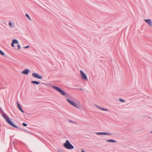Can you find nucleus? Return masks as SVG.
<instances>
[{
  "label": "nucleus",
  "mask_w": 152,
  "mask_h": 152,
  "mask_svg": "<svg viewBox=\"0 0 152 152\" xmlns=\"http://www.w3.org/2000/svg\"><path fill=\"white\" fill-rule=\"evenodd\" d=\"M101 110H104V111H108V110L107 109L103 108L102 107L101 108Z\"/></svg>",
  "instance_id": "nucleus-15"
},
{
  "label": "nucleus",
  "mask_w": 152,
  "mask_h": 152,
  "mask_svg": "<svg viewBox=\"0 0 152 152\" xmlns=\"http://www.w3.org/2000/svg\"><path fill=\"white\" fill-rule=\"evenodd\" d=\"M23 131L25 132H26V133H27L28 132V130H26V129H24L23 130Z\"/></svg>",
  "instance_id": "nucleus-22"
},
{
  "label": "nucleus",
  "mask_w": 152,
  "mask_h": 152,
  "mask_svg": "<svg viewBox=\"0 0 152 152\" xmlns=\"http://www.w3.org/2000/svg\"><path fill=\"white\" fill-rule=\"evenodd\" d=\"M53 88L58 91V92L60 93L61 95L64 96H66V97H67V96H66V93L63 91L62 89L60 88H59L56 86H53Z\"/></svg>",
  "instance_id": "nucleus-2"
},
{
  "label": "nucleus",
  "mask_w": 152,
  "mask_h": 152,
  "mask_svg": "<svg viewBox=\"0 0 152 152\" xmlns=\"http://www.w3.org/2000/svg\"><path fill=\"white\" fill-rule=\"evenodd\" d=\"M29 20H30V18L29 17Z\"/></svg>",
  "instance_id": "nucleus-29"
},
{
  "label": "nucleus",
  "mask_w": 152,
  "mask_h": 152,
  "mask_svg": "<svg viewBox=\"0 0 152 152\" xmlns=\"http://www.w3.org/2000/svg\"><path fill=\"white\" fill-rule=\"evenodd\" d=\"M69 122H70V123H76V122H73V121H72V120H69Z\"/></svg>",
  "instance_id": "nucleus-18"
},
{
  "label": "nucleus",
  "mask_w": 152,
  "mask_h": 152,
  "mask_svg": "<svg viewBox=\"0 0 152 152\" xmlns=\"http://www.w3.org/2000/svg\"><path fill=\"white\" fill-rule=\"evenodd\" d=\"M80 72L82 79L85 80H88L86 75L83 72L82 70H80Z\"/></svg>",
  "instance_id": "nucleus-5"
},
{
  "label": "nucleus",
  "mask_w": 152,
  "mask_h": 152,
  "mask_svg": "<svg viewBox=\"0 0 152 152\" xmlns=\"http://www.w3.org/2000/svg\"><path fill=\"white\" fill-rule=\"evenodd\" d=\"M31 83L33 84L38 85L40 83V82L36 81H31Z\"/></svg>",
  "instance_id": "nucleus-12"
},
{
  "label": "nucleus",
  "mask_w": 152,
  "mask_h": 152,
  "mask_svg": "<svg viewBox=\"0 0 152 152\" xmlns=\"http://www.w3.org/2000/svg\"><path fill=\"white\" fill-rule=\"evenodd\" d=\"M3 116L6 119L7 122L9 124H10V125L14 127L17 128V126L15 124H13L12 121L10 120V119L8 117H7V115H6L5 114H3Z\"/></svg>",
  "instance_id": "nucleus-3"
},
{
  "label": "nucleus",
  "mask_w": 152,
  "mask_h": 152,
  "mask_svg": "<svg viewBox=\"0 0 152 152\" xmlns=\"http://www.w3.org/2000/svg\"><path fill=\"white\" fill-rule=\"evenodd\" d=\"M25 48H28V45L26 46V47H25Z\"/></svg>",
  "instance_id": "nucleus-26"
},
{
  "label": "nucleus",
  "mask_w": 152,
  "mask_h": 152,
  "mask_svg": "<svg viewBox=\"0 0 152 152\" xmlns=\"http://www.w3.org/2000/svg\"><path fill=\"white\" fill-rule=\"evenodd\" d=\"M16 103H17L18 107V108H19V109H20H20H21L22 108H21V107H20V105L18 103V102H17Z\"/></svg>",
  "instance_id": "nucleus-14"
},
{
  "label": "nucleus",
  "mask_w": 152,
  "mask_h": 152,
  "mask_svg": "<svg viewBox=\"0 0 152 152\" xmlns=\"http://www.w3.org/2000/svg\"><path fill=\"white\" fill-rule=\"evenodd\" d=\"M151 134H152V131H151Z\"/></svg>",
  "instance_id": "nucleus-30"
},
{
  "label": "nucleus",
  "mask_w": 152,
  "mask_h": 152,
  "mask_svg": "<svg viewBox=\"0 0 152 152\" xmlns=\"http://www.w3.org/2000/svg\"><path fill=\"white\" fill-rule=\"evenodd\" d=\"M23 125L24 126H26L27 125V124H26L25 123H23Z\"/></svg>",
  "instance_id": "nucleus-20"
},
{
  "label": "nucleus",
  "mask_w": 152,
  "mask_h": 152,
  "mask_svg": "<svg viewBox=\"0 0 152 152\" xmlns=\"http://www.w3.org/2000/svg\"><path fill=\"white\" fill-rule=\"evenodd\" d=\"M20 111H21L22 113H23V112H23V110H22V109H20Z\"/></svg>",
  "instance_id": "nucleus-25"
},
{
  "label": "nucleus",
  "mask_w": 152,
  "mask_h": 152,
  "mask_svg": "<svg viewBox=\"0 0 152 152\" xmlns=\"http://www.w3.org/2000/svg\"><path fill=\"white\" fill-rule=\"evenodd\" d=\"M8 25L10 28H13L15 26L14 22L12 20H10L9 22Z\"/></svg>",
  "instance_id": "nucleus-7"
},
{
  "label": "nucleus",
  "mask_w": 152,
  "mask_h": 152,
  "mask_svg": "<svg viewBox=\"0 0 152 152\" xmlns=\"http://www.w3.org/2000/svg\"><path fill=\"white\" fill-rule=\"evenodd\" d=\"M95 106L97 107L99 109H101V107H100V106H98V105H95Z\"/></svg>",
  "instance_id": "nucleus-19"
},
{
  "label": "nucleus",
  "mask_w": 152,
  "mask_h": 152,
  "mask_svg": "<svg viewBox=\"0 0 152 152\" xmlns=\"http://www.w3.org/2000/svg\"><path fill=\"white\" fill-rule=\"evenodd\" d=\"M119 99V101H121V102H125V100L124 99Z\"/></svg>",
  "instance_id": "nucleus-17"
},
{
  "label": "nucleus",
  "mask_w": 152,
  "mask_h": 152,
  "mask_svg": "<svg viewBox=\"0 0 152 152\" xmlns=\"http://www.w3.org/2000/svg\"><path fill=\"white\" fill-rule=\"evenodd\" d=\"M107 142H116L115 140H107Z\"/></svg>",
  "instance_id": "nucleus-13"
},
{
  "label": "nucleus",
  "mask_w": 152,
  "mask_h": 152,
  "mask_svg": "<svg viewBox=\"0 0 152 152\" xmlns=\"http://www.w3.org/2000/svg\"><path fill=\"white\" fill-rule=\"evenodd\" d=\"M18 41L16 39H14L13 40L12 42L11 43V46L12 47H14V44H18Z\"/></svg>",
  "instance_id": "nucleus-9"
},
{
  "label": "nucleus",
  "mask_w": 152,
  "mask_h": 152,
  "mask_svg": "<svg viewBox=\"0 0 152 152\" xmlns=\"http://www.w3.org/2000/svg\"><path fill=\"white\" fill-rule=\"evenodd\" d=\"M57 151L58 152H61V150H60V149H58L57 150Z\"/></svg>",
  "instance_id": "nucleus-24"
},
{
  "label": "nucleus",
  "mask_w": 152,
  "mask_h": 152,
  "mask_svg": "<svg viewBox=\"0 0 152 152\" xmlns=\"http://www.w3.org/2000/svg\"><path fill=\"white\" fill-rule=\"evenodd\" d=\"M66 100L71 105L76 107V108L78 109H80V103H76V104H75L74 102L71 101L70 100L68 99H66Z\"/></svg>",
  "instance_id": "nucleus-4"
},
{
  "label": "nucleus",
  "mask_w": 152,
  "mask_h": 152,
  "mask_svg": "<svg viewBox=\"0 0 152 152\" xmlns=\"http://www.w3.org/2000/svg\"><path fill=\"white\" fill-rule=\"evenodd\" d=\"M18 49H20V46L19 44H18Z\"/></svg>",
  "instance_id": "nucleus-21"
},
{
  "label": "nucleus",
  "mask_w": 152,
  "mask_h": 152,
  "mask_svg": "<svg viewBox=\"0 0 152 152\" xmlns=\"http://www.w3.org/2000/svg\"><path fill=\"white\" fill-rule=\"evenodd\" d=\"M21 73L23 75H27L28 73V69H26L23 71Z\"/></svg>",
  "instance_id": "nucleus-10"
},
{
  "label": "nucleus",
  "mask_w": 152,
  "mask_h": 152,
  "mask_svg": "<svg viewBox=\"0 0 152 152\" xmlns=\"http://www.w3.org/2000/svg\"><path fill=\"white\" fill-rule=\"evenodd\" d=\"M63 146L68 149H72L74 148V146L68 140H66L65 142L64 143Z\"/></svg>",
  "instance_id": "nucleus-1"
},
{
  "label": "nucleus",
  "mask_w": 152,
  "mask_h": 152,
  "mask_svg": "<svg viewBox=\"0 0 152 152\" xmlns=\"http://www.w3.org/2000/svg\"><path fill=\"white\" fill-rule=\"evenodd\" d=\"M26 16L28 18V14H26Z\"/></svg>",
  "instance_id": "nucleus-23"
},
{
  "label": "nucleus",
  "mask_w": 152,
  "mask_h": 152,
  "mask_svg": "<svg viewBox=\"0 0 152 152\" xmlns=\"http://www.w3.org/2000/svg\"><path fill=\"white\" fill-rule=\"evenodd\" d=\"M81 152H85V151H84V150H81Z\"/></svg>",
  "instance_id": "nucleus-27"
},
{
  "label": "nucleus",
  "mask_w": 152,
  "mask_h": 152,
  "mask_svg": "<svg viewBox=\"0 0 152 152\" xmlns=\"http://www.w3.org/2000/svg\"><path fill=\"white\" fill-rule=\"evenodd\" d=\"M0 53L3 56L5 55V54L1 50H0Z\"/></svg>",
  "instance_id": "nucleus-16"
},
{
  "label": "nucleus",
  "mask_w": 152,
  "mask_h": 152,
  "mask_svg": "<svg viewBox=\"0 0 152 152\" xmlns=\"http://www.w3.org/2000/svg\"><path fill=\"white\" fill-rule=\"evenodd\" d=\"M145 21L151 26H152V22L151 20L150 19H147L145 20Z\"/></svg>",
  "instance_id": "nucleus-11"
},
{
  "label": "nucleus",
  "mask_w": 152,
  "mask_h": 152,
  "mask_svg": "<svg viewBox=\"0 0 152 152\" xmlns=\"http://www.w3.org/2000/svg\"><path fill=\"white\" fill-rule=\"evenodd\" d=\"M32 76L34 78H37L39 79H41L42 78V76L39 75L36 73H33L32 74Z\"/></svg>",
  "instance_id": "nucleus-8"
},
{
  "label": "nucleus",
  "mask_w": 152,
  "mask_h": 152,
  "mask_svg": "<svg viewBox=\"0 0 152 152\" xmlns=\"http://www.w3.org/2000/svg\"><path fill=\"white\" fill-rule=\"evenodd\" d=\"M80 89L81 90H83V89L81 88H80Z\"/></svg>",
  "instance_id": "nucleus-28"
},
{
  "label": "nucleus",
  "mask_w": 152,
  "mask_h": 152,
  "mask_svg": "<svg viewBox=\"0 0 152 152\" xmlns=\"http://www.w3.org/2000/svg\"><path fill=\"white\" fill-rule=\"evenodd\" d=\"M96 134L97 135H110L112 136V134L111 133H107V132H96Z\"/></svg>",
  "instance_id": "nucleus-6"
}]
</instances>
